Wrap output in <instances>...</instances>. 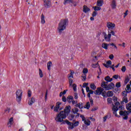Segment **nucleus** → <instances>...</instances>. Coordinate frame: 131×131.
<instances>
[{"label":"nucleus","mask_w":131,"mask_h":131,"mask_svg":"<svg viewBox=\"0 0 131 131\" xmlns=\"http://www.w3.org/2000/svg\"><path fill=\"white\" fill-rule=\"evenodd\" d=\"M94 9V10L96 11H100L101 10V7H98V6H95L93 7Z\"/></svg>","instance_id":"obj_35"},{"label":"nucleus","mask_w":131,"mask_h":131,"mask_svg":"<svg viewBox=\"0 0 131 131\" xmlns=\"http://www.w3.org/2000/svg\"><path fill=\"white\" fill-rule=\"evenodd\" d=\"M111 68L113 69V71H115V69L114 68V64L112 65V66L111 67Z\"/></svg>","instance_id":"obj_64"},{"label":"nucleus","mask_w":131,"mask_h":131,"mask_svg":"<svg viewBox=\"0 0 131 131\" xmlns=\"http://www.w3.org/2000/svg\"><path fill=\"white\" fill-rule=\"evenodd\" d=\"M23 94V92L22 90H18L16 92V101L20 103L21 102V100H22V94Z\"/></svg>","instance_id":"obj_5"},{"label":"nucleus","mask_w":131,"mask_h":131,"mask_svg":"<svg viewBox=\"0 0 131 131\" xmlns=\"http://www.w3.org/2000/svg\"><path fill=\"white\" fill-rule=\"evenodd\" d=\"M113 78H114L115 79H117L118 78V75H114L113 76Z\"/></svg>","instance_id":"obj_54"},{"label":"nucleus","mask_w":131,"mask_h":131,"mask_svg":"<svg viewBox=\"0 0 131 131\" xmlns=\"http://www.w3.org/2000/svg\"><path fill=\"white\" fill-rule=\"evenodd\" d=\"M104 79H105V80H106V81H107V82H111V81H112V80H113V79L110 78V77L109 76L105 77Z\"/></svg>","instance_id":"obj_20"},{"label":"nucleus","mask_w":131,"mask_h":131,"mask_svg":"<svg viewBox=\"0 0 131 131\" xmlns=\"http://www.w3.org/2000/svg\"><path fill=\"white\" fill-rule=\"evenodd\" d=\"M107 101L109 103V104H111V103H112V98H107Z\"/></svg>","instance_id":"obj_44"},{"label":"nucleus","mask_w":131,"mask_h":131,"mask_svg":"<svg viewBox=\"0 0 131 131\" xmlns=\"http://www.w3.org/2000/svg\"><path fill=\"white\" fill-rule=\"evenodd\" d=\"M82 77L83 78L82 79V80H83V81H85L86 79V75L83 74L82 75Z\"/></svg>","instance_id":"obj_38"},{"label":"nucleus","mask_w":131,"mask_h":131,"mask_svg":"<svg viewBox=\"0 0 131 131\" xmlns=\"http://www.w3.org/2000/svg\"><path fill=\"white\" fill-rule=\"evenodd\" d=\"M75 107H78L79 109H82L83 108V106L82 105V103H79L75 105Z\"/></svg>","instance_id":"obj_22"},{"label":"nucleus","mask_w":131,"mask_h":131,"mask_svg":"<svg viewBox=\"0 0 131 131\" xmlns=\"http://www.w3.org/2000/svg\"><path fill=\"white\" fill-rule=\"evenodd\" d=\"M91 11V9L88 6L84 5L83 7V12L84 13H88V12H90Z\"/></svg>","instance_id":"obj_13"},{"label":"nucleus","mask_w":131,"mask_h":131,"mask_svg":"<svg viewBox=\"0 0 131 131\" xmlns=\"http://www.w3.org/2000/svg\"><path fill=\"white\" fill-rule=\"evenodd\" d=\"M90 107H91V103H90V102H88L85 105V106H84V108L85 109H90Z\"/></svg>","instance_id":"obj_26"},{"label":"nucleus","mask_w":131,"mask_h":131,"mask_svg":"<svg viewBox=\"0 0 131 131\" xmlns=\"http://www.w3.org/2000/svg\"><path fill=\"white\" fill-rule=\"evenodd\" d=\"M107 27L108 29H113L115 28V24L111 22L107 23Z\"/></svg>","instance_id":"obj_9"},{"label":"nucleus","mask_w":131,"mask_h":131,"mask_svg":"<svg viewBox=\"0 0 131 131\" xmlns=\"http://www.w3.org/2000/svg\"><path fill=\"white\" fill-rule=\"evenodd\" d=\"M84 124H85V125H87L88 126L91 125V121H90V120L89 119L85 120L84 121Z\"/></svg>","instance_id":"obj_23"},{"label":"nucleus","mask_w":131,"mask_h":131,"mask_svg":"<svg viewBox=\"0 0 131 131\" xmlns=\"http://www.w3.org/2000/svg\"><path fill=\"white\" fill-rule=\"evenodd\" d=\"M53 66V63H52V61H49L47 63V68L48 70H51V67Z\"/></svg>","instance_id":"obj_21"},{"label":"nucleus","mask_w":131,"mask_h":131,"mask_svg":"<svg viewBox=\"0 0 131 131\" xmlns=\"http://www.w3.org/2000/svg\"><path fill=\"white\" fill-rule=\"evenodd\" d=\"M106 64L107 65H111V64H112V62L111 61V60H108L107 62H106Z\"/></svg>","instance_id":"obj_57"},{"label":"nucleus","mask_w":131,"mask_h":131,"mask_svg":"<svg viewBox=\"0 0 131 131\" xmlns=\"http://www.w3.org/2000/svg\"><path fill=\"white\" fill-rule=\"evenodd\" d=\"M129 81V78L128 76H127L125 78V84H127V83Z\"/></svg>","instance_id":"obj_33"},{"label":"nucleus","mask_w":131,"mask_h":131,"mask_svg":"<svg viewBox=\"0 0 131 131\" xmlns=\"http://www.w3.org/2000/svg\"><path fill=\"white\" fill-rule=\"evenodd\" d=\"M90 103H91V106H93L94 105V101L93 100V99H90Z\"/></svg>","instance_id":"obj_62"},{"label":"nucleus","mask_w":131,"mask_h":131,"mask_svg":"<svg viewBox=\"0 0 131 131\" xmlns=\"http://www.w3.org/2000/svg\"><path fill=\"white\" fill-rule=\"evenodd\" d=\"M74 99H75V100H77V99H78V96L77 95V93H75L74 94Z\"/></svg>","instance_id":"obj_43"},{"label":"nucleus","mask_w":131,"mask_h":131,"mask_svg":"<svg viewBox=\"0 0 131 131\" xmlns=\"http://www.w3.org/2000/svg\"><path fill=\"white\" fill-rule=\"evenodd\" d=\"M109 58L111 60H113L114 56L113 54L110 55Z\"/></svg>","instance_id":"obj_55"},{"label":"nucleus","mask_w":131,"mask_h":131,"mask_svg":"<svg viewBox=\"0 0 131 131\" xmlns=\"http://www.w3.org/2000/svg\"><path fill=\"white\" fill-rule=\"evenodd\" d=\"M107 83H108V82L105 81H103L101 83L102 88L105 89V91H109L110 90H113V89H114L115 85L113 82H111L108 85H107Z\"/></svg>","instance_id":"obj_3"},{"label":"nucleus","mask_w":131,"mask_h":131,"mask_svg":"<svg viewBox=\"0 0 131 131\" xmlns=\"http://www.w3.org/2000/svg\"><path fill=\"white\" fill-rule=\"evenodd\" d=\"M90 88L92 89V90H95L96 89H97V87L96 86V85L94 83H92L90 84Z\"/></svg>","instance_id":"obj_28"},{"label":"nucleus","mask_w":131,"mask_h":131,"mask_svg":"<svg viewBox=\"0 0 131 131\" xmlns=\"http://www.w3.org/2000/svg\"><path fill=\"white\" fill-rule=\"evenodd\" d=\"M68 78H69V80H70V79H72L71 78H73V75H68Z\"/></svg>","instance_id":"obj_49"},{"label":"nucleus","mask_w":131,"mask_h":131,"mask_svg":"<svg viewBox=\"0 0 131 131\" xmlns=\"http://www.w3.org/2000/svg\"><path fill=\"white\" fill-rule=\"evenodd\" d=\"M34 102H35V99L34 98L32 97L31 99L29 101L28 104L30 105V106H31V105H32Z\"/></svg>","instance_id":"obj_19"},{"label":"nucleus","mask_w":131,"mask_h":131,"mask_svg":"<svg viewBox=\"0 0 131 131\" xmlns=\"http://www.w3.org/2000/svg\"><path fill=\"white\" fill-rule=\"evenodd\" d=\"M13 121H14V119H13V118H11L9 119V124H12Z\"/></svg>","instance_id":"obj_48"},{"label":"nucleus","mask_w":131,"mask_h":131,"mask_svg":"<svg viewBox=\"0 0 131 131\" xmlns=\"http://www.w3.org/2000/svg\"><path fill=\"white\" fill-rule=\"evenodd\" d=\"M108 117V115L105 116L103 117V122H106V121L107 120V118H109Z\"/></svg>","instance_id":"obj_42"},{"label":"nucleus","mask_w":131,"mask_h":131,"mask_svg":"<svg viewBox=\"0 0 131 131\" xmlns=\"http://www.w3.org/2000/svg\"><path fill=\"white\" fill-rule=\"evenodd\" d=\"M119 114L121 116H126L128 115V114H129V112L126 111H121L119 112Z\"/></svg>","instance_id":"obj_10"},{"label":"nucleus","mask_w":131,"mask_h":131,"mask_svg":"<svg viewBox=\"0 0 131 131\" xmlns=\"http://www.w3.org/2000/svg\"><path fill=\"white\" fill-rule=\"evenodd\" d=\"M126 70V68L125 67V66H123L122 67L121 71H122V72H125Z\"/></svg>","instance_id":"obj_45"},{"label":"nucleus","mask_w":131,"mask_h":131,"mask_svg":"<svg viewBox=\"0 0 131 131\" xmlns=\"http://www.w3.org/2000/svg\"><path fill=\"white\" fill-rule=\"evenodd\" d=\"M114 102H117V97H113Z\"/></svg>","instance_id":"obj_63"},{"label":"nucleus","mask_w":131,"mask_h":131,"mask_svg":"<svg viewBox=\"0 0 131 131\" xmlns=\"http://www.w3.org/2000/svg\"><path fill=\"white\" fill-rule=\"evenodd\" d=\"M90 91H91V90H90V87L86 86V92L87 93H89Z\"/></svg>","instance_id":"obj_58"},{"label":"nucleus","mask_w":131,"mask_h":131,"mask_svg":"<svg viewBox=\"0 0 131 131\" xmlns=\"http://www.w3.org/2000/svg\"><path fill=\"white\" fill-rule=\"evenodd\" d=\"M126 109L131 113V102H129L126 105Z\"/></svg>","instance_id":"obj_14"},{"label":"nucleus","mask_w":131,"mask_h":131,"mask_svg":"<svg viewBox=\"0 0 131 131\" xmlns=\"http://www.w3.org/2000/svg\"><path fill=\"white\" fill-rule=\"evenodd\" d=\"M68 25V19H61L58 24V27L57 28L58 32L60 34L66 29V27Z\"/></svg>","instance_id":"obj_2"},{"label":"nucleus","mask_w":131,"mask_h":131,"mask_svg":"<svg viewBox=\"0 0 131 131\" xmlns=\"http://www.w3.org/2000/svg\"><path fill=\"white\" fill-rule=\"evenodd\" d=\"M109 45L106 43H103L102 44V47L105 50H108V46Z\"/></svg>","instance_id":"obj_24"},{"label":"nucleus","mask_w":131,"mask_h":131,"mask_svg":"<svg viewBox=\"0 0 131 131\" xmlns=\"http://www.w3.org/2000/svg\"><path fill=\"white\" fill-rule=\"evenodd\" d=\"M69 83H70V86H71V85H72V83H73V80L70 79L69 80Z\"/></svg>","instance_id":"obj_53"},{"label":"nucleus","mask_w":131,"mask_h":131,"mask_svg":"<svg viewBox=\"0 0 131 131\" xmlns=\"http://www.w3.org/2000/svg\"><path fill=\"white\" fill-rule=\"evenodd\" d=\"M122 96L124 97H126V96H127V92H126L125 91H123Z\"/></svg>","instance_id":"obj_39"},{"label":"nucleus","mask_w":131,"mask_h":131,"mask_svg":"<svg viewBox=\"0 0 131 131\" xmlns=\"http://www.w3.org/2000/svg\"><path fill=\"white\" fill-rule=\"evenodd\" d=\"M73 100V96H69L67 97V101L69 103H71L72 102Z\"/></svg>","instance_id":"obj_16"},{"label":"nucleus","mask_w":131,"mask_h":131,"mask_svg":"<svg viewBox=\"0 0 131 131\" xmlns=\"http://www.w3.org/2000/svg\"><path fill=\"white\" fill-rule=\"evenodd\" d=\"M75 117V116L74 115H70L69 116V120H73V119Z\"/></svg>","instance_id":"obj_30"},{"label":"nucleus","mask_w":131,"mask_h":131,"mask_svg":"<svg viewBox=\"0 0 131 131\" xmlns=\"http://www.w3.org/2000/svg\"><path fill=\"white\" fill-rule=\"evenodd\" d=\"M106 96L107 97H112L113 96V92L111 91H108L107 93H106Z\"/></svg>","instance_id":"obj_27"},{"label":"nucleus","mask_w":131,"mask_h":131,"mask_svg":"<svg viewBox=\"0 0 131 131\" xmlns=\"http://www.w3.org/2000/svg\"><path fill=\"white\" fill-rule=\"evenodd\" d=\"M73 112L74 114H76L77 113V112H78V108L75 107L73 110Z\"/></svg>","instance_id":"obj_34"},{"label":"nucleus","mask_w":131,"mask_h":131,"mask_svg":"<svg viewBox=\"0 0 131 131\" xmlns=\"http://www.w3.org/2000/svg\"><path fill=\"white\" fill-rule=\"evenodd\" d=\"M103 91H104V89L102 88H97V90L94 92V94L95 95H100L102 93H103Z\"/></svg>","instance_id":"obj_8"},{"label":"nucleus","mask_w":131,"mask_h":131,"mask_svg":"<svg viewBox=\"0 0 131 131\" xmlns=\"http://www.w3.org/2000/svg\"><path fill=\"white\" fill-rule=\"evenodd\" d=\"M61 102H58L56 103V107L58 108L59 109V110H62V108H60V105H61Z\"/></svg>","instance_id":"obj_31"},{"label":"nucleus","mask_w":131,"mask_h":131,"mask_svg":"<svg viewBox=\"0 0 131 131\" xmlns=\"http://www.w3.org/2000/svg\"><path fill=\"white\" fill-rule=\"evenodd\" d=\"M126 92L127 94H129L131 92V88H130V84H127L126 85V88L125 89Z\"/></svg>","instance_id":"obj_18"},{"label":"nucleus","mask_w":131,"mask_h":131,"mask_svg":"<svg viewBox=\"0 0 131 131\" xmlns=\"http://www.w3.org/2000/svg\"><path fill=\"white\" fill-rule=\"evenodd\" d=\"M96 110H98V106L95 107L93 108L92 109L91 111H96Z\"/></svg>","instance_id":"obj_56"},{"label":"nucleus","mask_w":131,"mask_h":131,"mask_svg":"<svg viewBox=\"0 0 131 131\" xmlns=\"http://www.w3.org/2000/svg\"><path fill=\"white\" fill-rule=\"evenodd\" d=\"M62 101L63 102H66V101H67V100H66V97L65 96H62Z\"/></svg>","instance_id":"obj_61"},{"label":"nucleus","mask_w":131,"mask_h":131,"mask_svg":"<svg viewBox=\"0 0 131 131\" xmlns=\"http://www.w3.org/2000/svg\"><path fill=\"white\" fill-rule=\"evenodd\" d=\"M116 1L113 0L111 3V6L112 9H116Z\"/></svg>","instance_id":"obj_11"},{"label":"nucleus","mask_w":131,"mask_h":131,"mask_svg":"<svg viewBox=\"0 0 131 131\" xmlns=\"http://www.w3.org/2000/svg\"><path fill=\"white\" fill-rule=\"evenodd\" d=\"M64 111H61L59 114H57L55 118V120L57 122H62L63 119L66 118V116L70 113L71 111V106L70 105L67 106L64 108Z\"/></svg>","instance_id":"obj_1"},{"label":"nucleus","mask_w":131,"mask_h":131,"mask_svg":"<svg viewBox=\"0 0 131 131\" xmlns=\"http://www.w3.org/2000/svg\"><path fill=\"white\" fill-rule=\"evenodd\" d=\"M97 16V11H94L92 14L93 17H96Z\"/></svg>","instance_id":"obj_50"},{"label":"nucleus","mask_w":131,"mask_h":131,"mask_svg":"<svg viewBox=\"0 0 131 131\" xmlns=\"http://www.w3.org/2000/svg\"><path fill=\"white\" fill-rule=\"evenodd\" d=\"M103 1L101 0H98L97 2V7H102L103 4Z\"/></svg>","instance_id":"obj_17"},{"label":"nucleus","mask_w":131,"mask_h":131,"mask_svg":"<svg viewBox=\"0 0 131 131\" xmlns=\"http://www.w3.org/2000/svg\"><path fill=\"white\" fill-rule=\"evenodd\" d=\"M39 75L40 78L43 77V74L42 73V71L40 69H39Z\"/></svg>","instance_id":"obj_29"},{"label":"nucleus","mask_w":131,"mask_h":131,"mask_svg":"<svg viewBox=\"0 0 131 131\" xmlns=\"http://www.w3.org/2000/svg\"><path fill=\"white\" fill-rule=\"evenodd\" d=\"M115 105L113 104V108L112 110L113 111V114L115 115L117 117H118V116L117 115V111H118V106L120 105V103L119 102H116L115 103Z\"/></svg>","instance_id":"obj_4"},{"label":"nucleus","mask_w":131,"mask_h":131,"mask_svg":"<svg viewBox=\"0 0 131 131\" xmlns=\"http://www.w3.org/2000/svg\"><path fill=\"white\" fill-rule=\"evenodd\" d=\"M41 24H45V23H46V20H45V16L43 14H41Z\"/></svg>","instance_id":"obj_25"},{"label":"nucleus","mask_w":131,"mask_h":131,"mask_svg":"<svg viewBox=\"0 0 131 131\" xmlns=\"http://www.w3.org/2000/svg\"><path fill=\"white\" fill-rule=\"evenodd\" d=\"M43 2L44 3V6L45 8H50L51 6H52L51 0H43Z\"/></svg>","instance_id":"obj_7"},{"label":"nucleus","mask_w":131,"mask_h":131,"mask_svg":"<svg viewBox=\"0 0 131 131\" xmlns=\"http://www.w3.org/2000/svg\"><path fill=\"white\" fill-rule=\"evenodd\" d=\"M28 96L29 97H31V91H30V90L28 91Z\"/></svg>","instance_id":"obj_52"},{"label":"nucleus","mask_w":131,"mask_h":131,"mask_svg":"<svg viewBox=\"0 0 131 131\" xmlns=\"http://www.w3.org/2000/svg\"><path fill=\"white\" fill-rule=\"evenodd\" d=\"M68 4H73V0H64L63 5L66 6Z\"/></svg>","instance_id":"obj_15"},{"label":"nucleus","mask_w":131,"mask_h":131,"mask_svg":"<svg viewBox=\"0 0 131 131\" xmlns=\"http://www.w3.org/2000/svg\"><path fill=\"white\" fill-rule=\"evenodd\" d=\"M111 38V34L108 33V35L107 34L104 35V39H105L106 41H110Z\"/></svg>","instance_id":"obj_12"},{"label":"nucleus","mask_w":131,"mask_h":131,"mask_svg":"<svg viewBox=\"0 0 131 131\" xmlns=\"http://www.w3.org/2000/svg\"><path fill=\"white\" fill-rule=\"evenodd\" d=\"M72 86L74 92H76V84H73Z\"/></svg>","instance_id":"obj_47"},{"label":"nucleus","mask_w":131,"mask_h":131,"mask_svg":"<svg viewBox=\"0 0 131 131\" xmlns=\"http://www.w3.org/2000/svg\"><path fill=\"white\" fill-rule=\"evenodd\" d=\"M73 125L74 126V127L75 126H78V125H79V122L78 121H76L74 123H73Z\"/></svg>","instance_id":"obj_37"},{"label":"nucleus","mask_w":131,"mask_h":131,"mask_svg":"<svg viewBox=\"0 0 131 131\" xmlns=\"http://www.w3.org/2000/svg\"><path fill=\"white\" fill-rule=\"evenodd\" d=\"M127 12H128V10H126L125 11V12L124 13V18H125V17H126V16H127Z\"/></svg>","instance_id":"obj_60"},{"label":"nucleus","mask_w":131,"mask_h":131,"mask_svg":"<svg viewBox=\"0 0 131 131\" xmlns=\"http://www.w3.org/2000/svg\"><path fill=\"white\" fill-rule=\"evenodd\" d=\"M59 110H60V109L57 107V106L54 107V111H55V112H59Z\"/></svg>","instance_id":"obj_46"},{"label":"nucleus","mask_w":131,"mask_h":131,"mask_svg":"<svg viewBox=\"0 0 131 131\" xmlns=\"http://www.w3.org/2000/svg\"><path fill=\"white\" fill-rule=\"evenodd\" d=\"M120 86H121V84L120 83V82H118L116 83V88H120Z\"/></svg>","instance_id":"obj_40"},{"label":"nucleus","mask_w":131,"mask_h":131,"mask_svg":"<svg viewBox=\"0 0 131 131\" xmlns=\"http://www.w3.org/2000/svg\"><path fill=\"white\" fill-rule=\"evenodd\" d=\"M122 102H124V103H125L126 104V103H127L128 102V100H127V98L123 97Z\"/></svg>","instance_id":"obj_32"},{"label":"nucleus","mask_w":131,"mask_h":131,"mask_svg":"<svg viewBox=\"0 0 131 131\" xmlns=\"http://www.w3.org/2000/svg\"><path fill=\"white\" fill-rule=\"evenodd\" d=\"M77 103H78L77 100L75 101L73 100V101H72V105H74L75 104H77Z\"/></svg>","instance_id":"obj_51"},{"label":"nucleus","mask_w":131,"mask_h":131,"mask_svg":"<svg viewBox=\"0 0 131 131\" xmlns=\"http://www.w3.org/2000/svg\"><path fill=\"white\" fill-rule=\"evenodd\" d=\"M62 124H68L69 125L68 129H73L74 128V126H73V123L69 122L68 120H63V121L61 122Z\"/></svg>","instance_id":"obj_6"},{"label":"nucleus","mask_w":131,"mask_h":131,"mask_svg":"<svg viewBox=\"0 0 131 131\" xmlns=\"http://www.w3.org/2000/svg\"><path fill=\"white\" fill-rule=\"evenodd\" d=\"M80 117L81 118L82 121H84L85 120V117H84L83 115H80Z\"/></svg>","instance_id":"obj_41"},{"label":"nucleus","mask_w":131,"mask_h":131,"mask_svg":"<svg viewBox=\"0 0 131 131\" xmlns=\"http://www.w3.org/2000/svg\"><path fill=\"white\" fill-rule=\"evenodd\" d=\"M89 83H84L83 84V88H86V86H88Z\"/></svg>","instance_id":"obj_59"},{"label":"nucleus","mask_w":131,"mask_h":131,"mask_svg":"<svg viewBox=\"0 0 131 131\" xmlns=\"http://www.w3.org/2000/svg\"><path fill=\"white\" fill-rule=\"evenodd\" d=\"M82 72H83V74H86V73L89 72V70H88V69L84 68L83 69Z\"/></svg>","instance_id":"obj_36"}]
</instances>
